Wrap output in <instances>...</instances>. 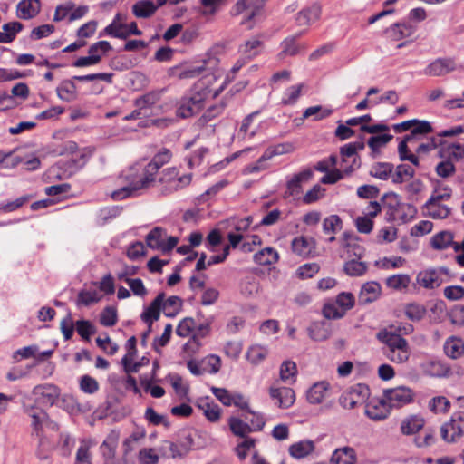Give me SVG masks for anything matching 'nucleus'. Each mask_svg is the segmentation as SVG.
<instances>
[{"instance_id":"1","label":"nucleus","mask_w":464,"mask_h":464,"mask_svg":"<svg viewBox=\"0 0 464 464\" xmlns=\"http://www.w3.org/2000/svg\"><path fill=\"white\" fill-rule=\"evenodd\" d=\"M170 157L171 153L169 150L164 149L160 151L144 168L142 176L130 185L114 191L111 194L112 198L121 200L133 195L140 189L150 188L155 183V175L159 169L170 160Z\"/></svg>"},{"instance_id":"2","label":"nucleus","mask_w":464,"mask_h":464,"mask_svg":"<svg viewBox=\"0 0 464 464\" xmlns=\"http://www.w3.org/2000/svg\"><path fill=\"white\" fill-rule=\"evenodd\" d=\"M376 339L385 344L384 355L394 363H404L408 362L411 351L408 341L386 330H380L376 334Z\"/></svg>"},{"instance_id":"3","label":"nucleus","mask_w":464,"mask_h":464,"mask_svg":"<svg viewBox=\"0 0 464 464\" xmlns=\"http://www.w3.org/2000/svg\"><path fill=\"white\" fill-rule=\"evenodd\" d=\"M23 411L30 419V426L32 428L31 435L38 440L40 445L44 444L45 439L44 427L53 430H58V423L52 420L44 410L35 405H24Z\"/></svg>"},{"instance_id":"4","label":"nucleus","mask_w":464,"mask_h":464,"mask_svg":"<svg viewBox=\"0 0 464 464\" xmlns=\"http://www.w3.org/2000/svg\"><path fill=\"white\" fill-rule=\"evenodd\" d=\"M190 174L179 176L177 169H166L162 171L161 176L159 179V183L161 186L160 193L162 195L171 194L188 186L190 183Z\"/></svg>"},{"instance_id":"5","label":"nucleus","mask_w":464,"mask_h":464,"mask_svg":"<svg viewBox=\"0 0 464 464\" xmlns=\"http://www.w3.org/2000/svg\"><path fill=\"white\" fill-rule=\"evenodd\" d=\"M370 395L366 384L357 383L348 388L340 397V403L345 409H353L365 403Z\"/></svg>"},{"instance_id":"6","label":"nucleus","mask_w":464,"mask_h":464,"mask_svg":"<svg viewBox=\"0 0 464 464\" xmlns=\"http://www.w3.org/2000/svg\"><path fill=\"white\" fill-rule=\"evenodd\" d=\"M440 435L448 443L456 442L464 436V412L459 411L451 415L450 421L440 427Z\"/></svg>"},{"instance_id":"7","label":"nucleus","mask_w":464,"mask_h":464,"mask_svg":"<svg viewBox=\"0 0 464 464\" xmlns=\"http://www.w3.org/2000/svg\"><path fill=\"white\" fill-rule=\"evenodd\" d=\"M364 149L362 141H355L345 144L340 150L342 156V167L346 173L352 172L361 165L357 151Z\"/></svg>"},{"instance_id":"8","label":"nucleus","mask_w":464,"mask_h":464,"mask_svg":"<svg viewBox=\"0 0 464 464\" xmlns=\"http://www.w3.org/2000/svg\"><path fill=\"white\" fill-rule=\"evenodd\" d=\"M414 392L406 386H398L383 391V397L390 408H401L411 403L414 398Z\"/></svg>"},{"instance_id":"9","label":"nucleus","mask_w":464,"mask_h":464,"mask_svg":"<svg viewBox=\"0 0 464 464\" xmlns=\"http://www.w3.org/2000/svg\"><path fill=\"white\" fill-rule=\"evenodd\" d=\"M203 104L204 97L198 92L190 97H183L178 103L176 114L182 119L192 117L201 111Z\"/></svg>"},{"instance_id":"10","label":"nucleus","mask_w":464,"mask_h":464,"mask_svg":"<svg viewBox=\"0 0 464 464\" xmlns=\"http://www.w3.org/2000/svg\"><path fill=\"white\" fill-rule=\"evenodd\" d=\"M447 275L448 269L444 266L430 268L420 271L417 275L416 281L420 286L426 289H434L443 283V276Z\"/></svg>"},{"instance_id":"11","label":"nucleus","mask_w":464,"mask_h":464,"mask_svg":"<svg viewBox=\"0 0 464 464\" xmlns=\"http://www.w3.org/2000/svg\"><path fill=\"white\" fill-rule=\"evenodd\" d=\"M459 69V66L455 63V60L450 57L437 58L430 63L425 69L423 73L430 77H440L448 73H450Z\"/></svg>"},{"instance_id":"12","label":"nucleus","mask_w":464,"mask_h":464,"mask_svg":"<svg viewBox=\"0 0 464 464\" xmlns=\"http://www.w3.org/2000/svg\"><path fill=\"white\" fill-rule=\"evenodd\" d=\"M33 394L38 401L46 406H53L58 400L61 391L58 386L51 383L39 384L33 389Z\"/></svg>"},{"instance_id":"13","label":"nucleus","mask_w":464,"mask_h":464,"mask_svg":"<svg viewBox=\"0 0 464 464\" xmlns=\"http://www.w3.org/2000/svg\"><path fill=\"white\" fill-rule=\"evenodd\" d=\"M265 0H238L234 6L235 14L246 12V18L241 24H246L260 13Z\"/></svg>"},{"instance_id":"14","label":"nucleus","mask_w":464,"mask_h":464,"mask_svg":"<svg viewBox=\"0 0 464 464\" xmlns=\"http://www.w3.org/2000/svg\"><path fill=\"white\" fill-rule=\"evenodd\" d=\"M270 397L276 401V404L282 409L291 407L295 401V392L288 387H276L269 388Z\"/></svg>"},{"instance_id":"15","label":"nucleus","mask_w":464,"mask_h":464,"mask_svg":"<svg viewBox=\"0 0 464 464\" xmlns=\"http://www.w3.org/2000/svg\"><path fill=\"white\" fill-rule=\"evenodd\" d=\"M165 298L164 293H160L157 297L146 307L140 315L141 320L148 324L149 331H151L152 324L158 321L160 316L162 301Z\"/></svg>"},{"instance_id":"16","label":"nucleus","mask_w":464,"mask_h":464,"mask_svg":"<svg viewBox=\"0 0 464 464\" xmlns=\"http://www.w3.org/2000/svg\"><path fill=\"white\" fill-rule=\"evenodd\" d=\"M313 175L314 173L311 169H304L295 174L287 182L285 198L298 196L302 192V183L310 180Z\"/></svg>"},{"instance_id":"17","label":"nucleus","mask_w":464,"mask_h":464,"mask_svg":"<svg viewBox=\"0 0 464 464\" xmlns=\"http://www.w3.org/2000/svg\"><path fill=\"white\" fill-rule=\"evenodd\" d=\"M389 404L384 397L372 400L365 406V414L372 420H381L389 415Z\"/></svg>"},{"instance_id":"18","label":"nucleus","mask_w":464,"mask_h":464,"mask_svg":"<svg viewBox=\"0 0 464 464\" xmlns=\"http://www.w3.org/2000/svg\"><path fill=\"white\" fill-rule=\"evenodd\" d=\"M41 10L39 0H22L16 6L17 17L28 20L35 17Z\"/></svg>"},{"instance_id":"19","label":"nucleus","mask_w":464,"mask_h":464,"mask_svg":"<svg viewBox=\"0 0 464 464\" xmlns=\"http://www.w3.org/2000/svg\"><path fill=\"white\" fill-rule=\"evenodd\" d=\"M321 6L313 5L299 11L295 15V23L298 26H309L319 19Z\"/></svg>"},{"instance_id":"20","label":"nucleus","mask_w":464,"mask_h":464,"mask_svg":"<svg viewBox=\"0 0 464 464\" xmlns=\"http://www.w3.org/2000/svg\"><path fill=\"white\" fill-rule=\"evenodd\" d=\"M293 251L300 256L308 257L315 250V241L313 238L298 237L292 241Z\"/></svg>"},{"instance_id":"21","label":"nucleus","mask_w":464,"mask_h":464,"mask_svg":"<svg viewBox=\"0 0 464 464\" xmlns=\"http://www.w3.org/2000/svg\"><path fill=\"white\" fill-rule=\"evenodd\" d=\"M159 6L151 0H140L132 7V14L138 19H147L154 15Z\"/></svg>"},{"instance_id":"22","label":"nucleus","mask_w":464,"mask_h":464,"mask_svg":"<svg viewBox=\"0 0 464 464\" xmlns=\"http://www.w3.org/2000/svg\"><path fill=\"white\" fill-rule=\"evenodd\" d=\"M380 294L381 285L376 282H368L362 286L358 301L361 304H368L377 300Z\"/></svg>"},{"instance_id":"23","label":"nucleus","mask_w":464,"mask_h":464,"mask_svg":"<svg viewBox=\"0 0 464 464\" xmlns=\"http://www.w3.org/2000/svg\"><path fill=\"white\" fill-rule=\"evenodd\" d=\"M427 216L433 219H444L450 215L451 208L442 202L428 200L424 205Z\"/></svg>"},{"instance_id":"24","label":"nucleus","mask_w":464,"mask_h":464,"mask_svg":"<svg viewBox=\"0 0 464 464\" xmlns=\"http://www.w3.org/2000/svg\"><path fill=\"white\" fill-rule=\"evenodd\" d=\"M355 461V451L351 447L335 450L330 459L331 464H354Z\"/></svg>"},{"instance_id":"25","label":"nucleus","mask_w":464,"mask_h":464,"mask_svg":"<svg viewBox=\"0 0 464 464\" xmlns=\"http://www.w3.org/2000/svg\"><path fill=\"white\" fill-rule=\"evenodd\" d=\"M329 383L327 382H319L314 383L307 392V400L312 404L321 403L326 397Z\"/></svg>"},{"instance_id":"26","label":"nucleus","mask_w":464,"mask_h":464,"mask_svg":"<svg viewBox=\"0 0 464 464\" xmlns=\"http://www.w3.org/2000/svg\"><path fill=\"white\" fill-rule=\"evenodd\" d=\"M295 147L292 142H283L268 147L261 156L260 162H266L274 156L284 155L295 151Z\"/></svg>"},{"instance_id":"27","label":"nucleus","mask_w":464,"mask_h":464,"mask_svg":"<svg viewBox=\"0 0 464 464\" xmlns=\"http://www.w3.org/2000/svg\"><path fill=\"white\" fill-rule=\"evenodd\" d=\"M314 450V442L311 440H301L289 447V454L295 459L304 458Z\"/></svg>"},{"instance_id":"28","label":"nucleus","mask_w":464,"mask_h":464,"mask_svg":"<svg viewBox=\"0 0 464 464\" xmlns=\"http://www.w3.org/2000/svg\"><path fill=\"white\" fill-rule=\"evenodd\" d=\"M166 237H167L166 230L163 229L162 227H154L146 236V243L149 247L161 251V248H162V246L164 245Z\"/></svg>"},{"instance_id":"29","label":"nucleus","mask_w":464,"mask_h":464,"mask_svg":"<svg viewBox=\"0 0 464 464\" xmlns=\"http://www.w3.org/2000/svg\"><path fill=\"white\" fill-rule=\"evenodd\" d=\"M414 32V28L404 23L393 24L388 30L389 37L393 41H399L411 36Z\"/></svg>"},{"instance_id":"30","label":"nucleus","mask_w":464,"mask_h":464,"mask_svg":"<svg viewBox=\"0 0 464 464\" xmlns=\"http://www.w3.org/2000/svg\"><path fill=\"white\" fill-rule=\"evenodd\" d=\"M453 239L454 236L450 231H440L431 237L430 245L434 249L442 250L450 246H453L456 244Z\"/></svg>"},{"instance_id":"31","label":"nucleus","mask_w":464,"mask_h":464,"mask_svg":"<svg viewBox=\"0 0 464 464\" xmlns=\"http://www.w3.org/2000/svg\"><path fill=\"white\" fill-rule=\"evenodd\" d=\"M444 352L451 359H458L464 353V343L456 337L449 338L444 344Z\"/></svg>"},{"instance_id":"32","label":"nucleus","mask_w":464,"mask_h":464,"mask_svg":"<svg viewBox=\"0 0 464 464\" xmlns=\"http://www.w3.org/2000/svg\"><path fill=\"white\" fill-rule=\"evenodd\" d=\"M303 33H299L295 36L287 37L282 42V51L280 55H296L302 50H305L306 46L304 44H297L296 39L301 36Z\"/></svg>"},{"instance_id":"33","label":"nucleus","mask_w":464,"mask_h":464,"mask_svg":"<svg viewBox=\"0 0 464 464\" xmlns=\"http://www.w3.org/2000/svg\"><path fill=\"white\" fill-rule=\"evenodd\" d=\"M183 301L177 295H172L162 301L161 310L167 317H175L181 310Z\"/></svg>"},{"instance_id":"34","label":"nucleus","mask_w":464,"mask_h":464,"mask_svg":"<svg viewBox=\"0 0 464 464\" xmlns=\"http://www.w3.org/2000/svg\"><path fill=\"white\" fill-rule=\"evenodd\" d=\"M58 97L65 102H72L76 99V85L73 80L63 81L56 89Z\"/></svg>"},{"instance_id":"35","label":"nucleus","mask_w":464,"mask_h":464,"mask_svg":"<svg viewBox=\"0 0 464 464\" xmlns=\"http://www.w3.org/2000/svg\"><path fill=\"white\" fill-rule=\"evenodd\" d=\"M278 253L273 247H266L254 255V261L260 266L275 264L278 260Z\"/></svg>"},{"instance_id":"36","label":"nucleus","mask_w":464,"mask_h":464,"mask_svg":"<svg viewBox=\"0 0 464 464\" xmlns=\"http://www.w3.org/2000/svg\"><path fill=\"white\" fill-rule=\"evenodd\" d=\"M367 265L359 259L352 258L343 265V272L349 276H361L367 271Z\"/></svg>"},{"instance_id":"37","label":"nucleus","mask_w":464,"mask_h":464,"mask_svg":"<svg viewBox=\"0 0 464 464\" xmlns=\"http://www.w3.org/2000/svg\"><path fill=\"white\" fill-rule=\"evenodd\" d=\"M268 349L263 345L255 344L248 348L246 359L254 365L261 363L267 356Z\"/></svg>"},{"instance_id":"38","label":"nucleus","mask_w":464,"mask_h":464,"mask_svg":"<svg viewBox=\"0 0 464 464\" xmlns=\"http://www.w3.org/2000/svg\"><path fill=\"white\" fill-rule=\"evenodd\" d=\"M393 171V165L387 162L374 163L370 169V175L382 180H387Z\"/></svg>"},{"instance_id":"39","label":"nucleus","mask_w":464,"mask_h":464,"mask_svg":"<svg viewBox=\"0 0 464 464\" xmlns=\"http://www.w3.org/2000/svg\"><path fill=\"white\" fill-rule=\"evenodd\" d=\"M308 334L311 339L314 341H324L330 336V329L324 323H314L308 328Z\"/></svg>"},{"instance_id":"40","label":"nucleus","mask_w":464,"mask_h":464,"mask_svg":"<svg viewBox=\"0 0 464 464\" xmlns=\"http://www.w3.org/2000/svg\"><path fill=\"white\" fill-rule=\"evenodd\" d=\"M424 426V420L418 416H411L401 422V430L403 434H413Z\"/></svg>"},{"instance_id":"41","label":"nucleus","mask_w":464,"mask_h":464,"mask_svg":"<svg viewBox=\"0 0 464 464\" xmlns=\"http://www.w3.org/2000/svg\"><path fill=\"white\" fill-rule=\"evenodd\" d=\"M415 175V170L412 167L407 164H400L397 166L394 174L392 176V182L401 184L408 179H411Z\"/></svg>"},{"instance_id":"42","label":"nucleus","mask_w":464,"mask_h":464,"mask_svg":"<svg viewBox=\"0 0 464 464\" xmlns=\"http://www.w3.org/2000/svg\"><path fill=\"white\" fill-rule=\"evenodd\" d=\"M92 443L89 440H82L76 452L74 464H92L90 452Z\"/></svg>"},{"instance_id":"43","label":"nucleus","mask_w":464,"mask_h":464,"mask_svg":"<svg viewBox=\"0 0 464 464\" xmlns=\"http://www.w3.org/2000/svg\"><path fill=\"white\" fill-rule=\"evenodd\" d=\"M118 437L115 434H110L101 445V450L104 459H114L117 448Z\"/></svg>"},{"instance_id":"44","label":"nucleus","mask_w":464,"mask_h":464,"mask_svg":"<svg viewBox=\"0 0 464 464\" xmlns=\"http://www.w3.org/2000/svg\"><path fill=\"white\" fill-rule=\"evenodd\" d=\"M160 452L163 457L166 458H182L186 456L184 452H182V449L179 448V443H175L172 441L165 440L160 446Z\"/></svg>"},{"instance_id":"45","label":"nucleus","mask_w":464,"mask_h":464,"mask_svg":"<svg viewBox=\"0 0 464 464\" xmlns=\"http://www.w3.org/2000/svg\"><path fill=\"white\" fill-rule=\"evenodd\" d=\"M104 33L119 39H127L129 37L127 24L117 23L116 20H113L112 23L105 27Z\"/></svg>"},{"instance_id":"46","label":"nucleus","mask_w":464,"mask_h":464,"mask_svg":"<svg viewBox=\"0 0 464 464\" xmlns=\"http://www.w3.org/2000/svg\"><path fill=\"white\" fill-rule=\"evenodd\" d=\"M228 423L231 431L236 436L244 438L252 431L249 424L238 418L231 417Z\"/></svg>"},{"instance_id":"47","label":"nucleus","mask_w":464,"mask_h":464,"mask_svg":"<svg viewBox=\"0 0 464 464\" xmlns=\"http://www.w3.org/2000/svg\"><path fill=\"white\" fill-rule=\"evenodd\" d=\"M343 227V221L337 215H331L323 221V231L325 234H335Z\"/></svg>"},{"instance_id":"48","label":"nucleus","mask_w":464,"mask_h":464,"mask_svg":"<svg viewBox=\"0 0 464 464\" xmlns=\"http://www.w3.org/2000/svg\"><path fill=\"white\" fill-rule=\"evenodd\" d=\"M405 315L411 321H420L426 314V308L424 305L411 303L405 306Z\"/></svg>"},{"instance_id":"49","label":"nucleus","mask_w":464,"mask_h":464,"mask_svg":"<svg viewBox=\"0 0 464 464\" xmlns=\"http://www.w3.org/2000/svg\"><path fill=\"white\" fill-rule=\"evenodd\" d=\"M450 401L444 396H437L429 401V409L434 413H446L450 411Z\"/></svg>"},{"instance_id":"50","label":"nucleus","mask_w":464,"mask_h":464,"mask_svg":"<svg viewBox=\"0 0 464 464\" xmlns=\"http://www.w3.org/2000/svg\"><path fill=\"white\" fill-rule=\"evenodd\" d=\"M297 373L296 364L293 361H285L280 366V379L288 382L289 381L294 382L295 377Z\"/></svg>"},{"instance_id":"51","label":"nucleus","mask_w":464,"mask_h":464,"mask_svg":"<svg viewBox=\"0 0 464 464\" xmlns=\"http://www.w3.org/2000/svg\"><path fill=\"white\" fill-rule=\"evenodd\" d=\"M412 128L411 134L407 135V140H411L412 141L419 139V136L432 131L430 123L426 121L416 120Z\"/></svg>"},{"instance_id":"52","label":"nucleus","mask_w":464,"mask_h":464,"mask_svg":"<svg viewBox=\"0 0 464 464\" xmlns=\"http://www.w3.org/2000/svg\"><path fill=\"white\" fill-rule=\"evenodd\" d=\"M410 276L407 275H395L386 279L387 286L395 290L407 288L410 285Z\"/></svg>"},{"instance_id":"53","label":"nucleus","mask_w":464,"mask_h":464,"mask_svg":"<svg viewBox=\"0 0 464 464\" xmlns=\"http://www.w3.org/2000/svg\"><path fill=\"white\" fill-rule=\"evenodd\" d=\"M452 195V189L451 188L448 186H442L440 184H438L431 196L428 200L430 201H436V202H443L445 200H448L451 198Z\"/></svg>"},{"instance_id":"54","label":"nucleus","mask_w":464,"mask_h":464,"mask_svg":"<svg viewBox=\"0 0 464 464\" xmlns=\"http://www.w3.org/2000/svg\"><path fill=\"white\" fill-rule=\"evenodd\" d=\"M332 113V109L323 108L322 106L317 105L307 108L303 113V117L306 119L311 116H314L315 120H322L329 117Z\"/></svg>"},{"instance_id":"55","label":"nucleus","mask_w":464,"mask_h":464,"mask_svg":"<svg viewBox=\"0 0 464 464\" xmlns=\"http://www.w3.org/2000/svg\"><path fill=\"white\" fill-rule=\"evenodd\" d=\"M111 49L112 47L108 41H99L90 46L88 53L91 56H98L101 61L102 56Z\"/></svg>"},{"instance_id":"56","label":"nucleus","mask_w":464,"mask_h":464,"mask_svg":"<svg viewBox=\"0 0 464 464\" xmlns=\"http://www.w3.org/2000/svg\"><path fill=\"white\" fill-rule=\"evenodd\" d=\"M195 327V321L190 317H187L179 322L176 328V334L180 337H188L192 334Z\"/></svg>"},{"instance_id":"57","label":"nucleus","mask_w":464,"mask_h":464,"mask_svg":"<svg viewBox=\"0 0 464 464\" xmlns=\"http://www.w3.org/2000/svg\"><path fill=\"white\" fill-rule=\"evenodd\" d=\"M245 420L250 423L249 426L252 431L261 430L265 425L263 416L251 410H248L246 412Z\"/></svg>"},{"instance_id":"58","label":"nucleus","mask_w":464,"mask_h":464,"mask_svg":"<svg viewBox=\"0 0 464 464\" xmlns=\"http://www.w3.org/2000/svg\"><path fill=\"white\" fill-rule=\"evenodd\" d=\"M343 246L346 249L347 257L349 259H352V258L360 259L361 257L363 256L364 252H365L364 247L362 245H360L358 242L353 241V240L347 242Z\"/></svg>"},{"instance_id":"59","label":"nucleus","mask_w":464,"mask_h":464,"mask_svg":"<svg viewBox=\"0 0 464 464\" xmlns=\"http://www.w3.org/2000/svg\"><path fill=\"white\" fill-rule=\"evenodd\" d=\"M444 152L450 158L459 160L464 158V145L459 143H451L443 145Z\"/></svg>"},{"instance_id":"60","label":"nucleus","mask_w":464,"mask_h":464,"mask_svg":"<svg viewBox=\"0 0 464 464\" xmlns=\"http://www.w3.org/2000/svg\"><path fill=\"white\" fill-rule=\"evenodd\" d=\"M198 406L203 410L204 415L208 420L214 422L219 420L220 408L218 405L204 402L202 404H199Z\"/></svg>"},{"instance_id":"61","label":"nucleus","mask_w":464,"mask_h":464,"mask_svg":"<svg viewBox=\"0 0 464 464\" xmlns=\"http://www.w3.org/2000/svg\"><path fill=\"white\" fill-rule=\"evenodd\" d=\"M80 388L83 392L92 394L99 390V383L90 375H83L80 379Z\"/></svg>"},{"instance_id":"62","label":"nucleus","mask_w":464,"mask_h":464,"mask_svg":"<svg viewBox=\"0 0 464 464\" xmlns=\"http://www.w3.org/2000/svg\"><path fill=\"white\" fill-rule=\"evenodd\" d=\"M261 45L258 39L253 38L240 46V52L246 57L252 58L257 54V48Z\"/></svg>"},{"instance_id":"63","label":"nucleus","mask_w":464,"mask_h":464,"mask_svg":"<svg viewBox=\"0 0 464 464\" xmlns=\"http://www.w3.org/2000/svg\"><path fill=\"white\" fill-rule=\"evenodd\" d=\"M125 282L130 286L133 295L140 297H144L148 294V290L144 286V284L140 278H126Z\"/></svg>"},{"instance_id":"64","label":"nucleus","mask_w":464,"mask_h":464,"mask_svg":"<svg viewBox=\"0 0 464 464\" xmlns=\"http://www.w3.org/2000/svg\"><path fill=\"white\" fill-rule=\"evenodd\" d=\"M100 301V296L96 291H81L78 294L77 304L88 306Z\"/></svg>"}]
</instances>
